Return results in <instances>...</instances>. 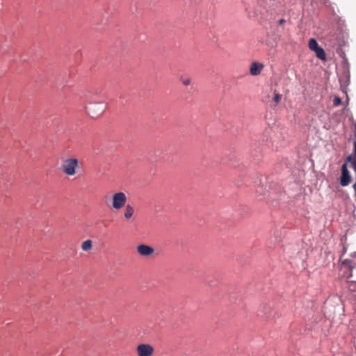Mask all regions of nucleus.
<instances>
[{
	"label": "nucleus",
	"instance_id": "obj_1",
	"mask_svg": "<svg viewBox=\"0 0 356 356\" xmlns=\"http://www.w3.org/2000/svg\"><path fill=\"white\" fill-rule=\"evenodd\" d=\"M79 168V160L75 157H67L62 161L60 169L67 176H74Z\"/></svg>",
	"mask_w": 356,
	"mask_h": 356
},
{
	"label": "nucleus",
	"instance_id": "obj_2",
	"mask_svg": "<svg viewBox=\"0 0 356 356\" xmlns=\"http://www.w3.org/2000/svg\"><path fill=\"white\" fill-rule=\"evenodd\" d=\"M106 106L104 102H89L86 106L88 114L93 118L100 116L105 111Z\"/></svg>",
	"mask_w": 356,
	"mask_h": 356
},
{
	"label": "nucleus",
	"instance_id": "obj_3",
	"mask_svg": "<svg viewBox=\"0 0 356 356\" xmlns=\"http://www.w3.org/2000/svg\"><path fill=\"white\" fill-rule=\"evenodd\" d=\"M127 196L123 192H118L113 195L111 199V208L114 210H120L126 206Z\"/></svg>",
	"mask_w": 356,
	"mask_h": 356
},
{
	"label": "nucleus",
	"instance_id": "obj_4",
	"mask_svg": "<svg viewBox=\"0 0 356 356\" xmlns=\"http://www.w3.org/2000/svg\"><path fill=\"white\" fill-rule=\"evenodd\" d=\"M138 356H152L154 353V347L148 343H140L136 347Z\"/></svg>",
	"mask_w": 356,
	"mask_h": 356
},
{
	"label": "nucleus",
	"instance_id": "obj_5",
	"mask_svg": "<svg viewBox=\"0 0 356 356\" xmlns=\"http://www.w3.org/2000/svg\"><path fill=\"white\" fill-rule=\"evenodd\" d=\"M351 181V177L346 163L341 167V175L340 178V184L342 186H348Z\"/></svg>",
	"mask_w": 356,
	"mask_h": 356
},
{
	"label": "nucleus",
	"instance_id": "obj_6",
	"mask_svg": "<svg viewBox=\"0 0 356 356\" xmlns=\"http://www.w3.org/2000/svg\"><path fill=\"white\" fill-rule=\"evenodd\" d=\"M137 252L141 256L149 257L154 252V250L147 245L141 244L137 247Z\"/></svg>",
	"mask_w": 356,
	"mask_h": 356
},
{
	"label": "nucleus",
	"instance_id": "obj_7",
	"mask_svg": "<svg viewBox=\"0 0 356 356\" xmlns=\"http://www.w3.org/2000/svg\"><path fill=\"white\" fill-rule=\"evenodd\" d=\"M264 67V65L253 62L250 65V72L252 76H257L259 74Z\"/></svg>",
	"mask_w": 356,
	"mask_h": 356
},
{
	"label": "nucleus",
	"instance_id": "obj_8",
	"mask_svg": "<svg viewBox=\"0 0 356 356\" xmlns=\"http://www.w3.org/2000/svg\"><path fill=\"white\" fill-rule=\"evenodd\" d=\"M134 209L130 205L127 204L125 207V209L124 211V216L126 220H134Z\"/></svg>",
	"mask_w": 356,
	"mask_h": 356
},
{
	"label": "nucleus",
	"instance_id": "obj_9",
	"mask_svg": "<svg viewBox=\"0 0 356 356\" xmlns=\"http://www.w3.org/2000/svg\"><path fill=\"white\" fill-rule=\"evenodd\" d=\"M314 51L315 52L316 57L318 58L319 59H321L322 60H325L326 59V54L323 48L319 47L318 49H315Z\"/></svg>",
	"mask_w": 356,
	"mask_h": 356
},
{
	"label": "nucleus",
	"instance_id": "obj_10",
	"mask_svg": "<svg viewBox=\"0 0 356 356\" xmlns=\"http://www.w3.org/2000/svg\"><path fill=\"white\" fill-rule=\"evenodd\" d=\"M353 147H354V156H349L348 157V160L351 161L353 168L356 172V140L354 142Z\"/></svg>",
	"mask_w": 356,
	"mask_h": 356
},
{
	"label": "nucleus",
	"instance_id": "obj_11",
	"mask_svg": "<svg viewBox=\"0 0 356 356\" xmlns=\"http://www.w3.org/2000/svg\"><path fill=\"white\" fill-rule=\"evenodd\" d=\"M92 248V242L91 240L88 239L83 241L81 244V249L83 251H90Z\"/></svg>",
	"mask_w": 356,
	"mask_h": 356
},
{
	"label": "nucleus",
	"instance_id": "obj_12",
	"mask_svg": "<svg viewBox=\"0 0 356 356\" xmlns=\"http://www.w3.org/2000/svg\"><path fill=\"white\" fill-rule=\"evenodd\" d=\"M309 47L311 50L314 51L319 47L316 40L314 38H311L309 40Z\"/></svg>",
	"mask_w": 356,
	"mask_h": 356
},
{
	"label": "nucleus",
	"instance_id": "obj_13",
	"mask_svg": "<svg viewBox=\"0 0 356 356\" xmlns=\"http://www.w3.org/2000/svg\"><path fill=\"white\" fill-rule=\"evenodd\" d=\"M180 80H181V83H183V85H184V86H189L191 83V79L187 76H181L180 78Z\"/></svg>",
	"mask_w": 356,
	"mask_h": 356
},
{
	"label": "nucleus",
	"instance_id": "obj_14",
	"mask_svg": "<svg viewBox=\"0 0 356 356\" xmlns=\"http://www.w3.org/2000/svg\"><path fill=\"white\" fill-rule=\"evenodd\" d=\"M341 104V98H339V97H334V101H333V104H334V106H339Z\"/></svg>",
	"mask_w": 356,
	"mask_h": 356
},
{
	"label": "nucleus",
	"instance_id": "obj_15",
	"mask_svg": "<svg viewBox=\"0 0 356 356\" xmlns=\"http://www.w3.org/2000/svg\"><path fill=\"white\" fill-rule=\"evenodd\" d=\"M273 100L277 104L281 100V95L278 93H275Z\"/></svg>",
	"mask_w": 356,
	"mask_h": 356
},
{
	"label": "nucleus",
	"instance_id": "obj_16",
	"mask_svg": "<svg viewBox=\"0 0 356 356\" xmlns=\"http://www.w3.org/2000/svg\"><path fill=\"white\" fill-rule=\"evenodd\" d=\"M343 264V265L349 266L350 268H353V266H352L353 262L350 260H345Z\"/></svg>",
	"mask_w": 356,
	"mask_h": 356
},
{
	"label": "nucleus",
	"instance_id": "obj_17",
	"mask_svg": "<svg viewBox=\"0 0 356 356\" xmlns=\"http://www.w3.org/2000/svg\"><path fill=\"white\" fill-rule=\"evenodd\" d=\"M349 287L351 290H355V289L356 288V282L351 283Z\"/></svg>",
	"mask_w": 356,
	"mask_h": 356
},
{
	"label": "nucleus",
	"instance_id": "obj_18",
	"mask_svg": "<svg viewBox=\"0 0 356 356\" xmlns=\"http://www.w3.org/2000/svg\"><path fill=\"white\" fill-rule=\"evenodd\" d=\"M284 22H285V19H280V20L278 21V24H279L280 25L283 24Z\"/></svg>",
	"mask_w": 356,
	"mask_h": 356
},
{
	"label": "nucleus",
	"instance_id": "obj_19",
	"mask_svg": "<svg viewBox=\"0 0 356 356\" xmlns=\"http://www.w3.org/2000/svg\"><path fill=\"white\" fill-rule=\"evenodd\" d=\"M353 188H354L355 193V195H356V182L353 184Z\"/></svg>",
	"mask_w": 356,
	"mask_h": 356
}]
</instances>
